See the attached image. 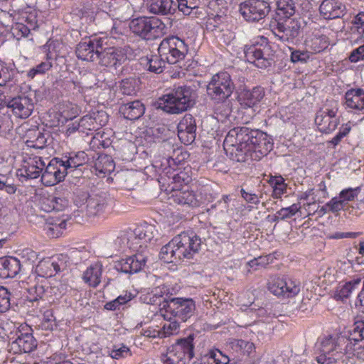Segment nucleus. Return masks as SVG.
Returning <instances> with one entry per match:
<instances>
[{"label":"nucleus","instance_id":"obj_1","mask_svg":"<svg viewBox=\"0 0 364 364\" xmlns=\"http://www.w3.org/2000/svg\"><path fill=\"white\" fill-rule=\"evenodd\" d=\"M223 146L230 159L245 162L248 158L259 160L272 150L273 142L266 133L242 127L228 133Z\"/></svg>","mask_w":364,"mask_h":364},{"label":"nucleus","instance_id":"obj_2","mask_svg":"<svg viewBox=\"0 0 364 364\" xmlns=\"http://www.w3.org/2000/svg\"><path fill=\"white\" fill-rule=\"evenodd\" d=\"M157 233L154 225L141 223L134 228H129L120 237V240L127 242L129 248L136 252L132 256L117 262L114 267L117 271L126 274H134L145 267L148 252L145 250L149 243L154 240Z\"/></svg>","mask_w":364,"mask_h":364},{"label":"nucleus","instance_id":"obj_3","mask_svg":"<svg viewBox=\"0 0 364 364\" xmlns=\"http://www.w3.org/2000/svg\"><path fill=\"white\" fill-rule=\"evenodd\" d=\"M352 349L349 338L344 336L324 337L321 341L320 353L316 360L318 364H343Z\"/></svg>","mask_w":364,"mask_h":364},{"label":"nucleus","instance_id":"obj_4","mask_svg":"<svg viewBox=\"0 0 364 364\" xmlns=\"http://www.w3.org/2000/svg\"><path fill=\"white\" fill-rule=\"evenodd\" d=\"M193 102V90L183 85L175 87L159 97L157 107L169 114H180L192 107Z\"/></svg>","mask_w":364,"mask_h":364},{"label":"nucleus","instance_id":"obj_5","mask_svg":"<svg viewBox=\"0 0 364 364\" xmlns=\"http://www.w3.org/2000/svg\"><path fill=\"white\" fill-rule=\"evenodd\" d=\"M102 46V39L92 35V61L97 60L105 67H117L127 60V48L109 47L100 51L97 48Z\"/></svg>","mask_w":364,"mask_h":364},{"label":"nucleus","instance_id":"obj_6","mask_svg":"<svg viewBox=\"0 0 364 364\" xmlns=\"http://www.w3.org/2000/svg\"><path fill=\"white\" fill-rule=\"evenodd\" d=\"M234 88L230 75L227 72H220L212 76L206 91L215 103H223L231 96Z\"/></svg>","mask_w":364,"mask_h":364},{"label":"nucleus","instance_id":"obj_7","mask_svg":"<svg viewBox=\"0 0 364 364\" xmlns=\"http://www.w3.org/2000/svg\"><path fill=\"white\" fill-rule=\"evenodd\" d=\"M262 43L245 46L244 54L246 60L259 68H267L274 61V51L267 39L262 38Z\"/></svg>","mask_w":364,"mask_h":364},{"label":"nucleus","instance_id":"obj_8","mask_svg":"<svg viewBox=\"0 0 364 364\" xmlns=\"http://www.w3.org/2000/svg\"><path fill=\"white\" fill-rule=\"evenodd\" d=\"M159 54L170 64H175L185 58L188 53V45L177 36L164 38L158 48Z\"/></svg>","mask_w":364,"mask_h":364},{"label":"nucleus","instance_id":"obj_9","mask_svg":"<svg viewBox=\"0 0 364 364\" xmlns=\"http://www.w3.org/2000/svg\"><path fill=\"white\" fill-rule=\"evenodd\" d=\"M193 338L191 336L178 341L161 358L164 364H186L193 357Z\"/></svg>","mask_w":364,"mask_h":364},{"label":"nucleus","instance_id":"obj_10","mask_svg":"<svg viewBox=\"0 0 364 364\" xmlns=\"http://www.w3.org/2000/svg\"><path fill=\"white\" fill-rule=\"evenodd\" d=\"M195 310L196 304L192 299L175 297L164 305V313L162 316L164 318H171V316H173L186 321L193 315Z\"/></svg>","mask_w":364,"mask_h":364},{"label":"nucleus","instance_id":"obj_11","mask_svg":"<svg viewBox=\"0 0 364 364\" xmlns=\"http://www.w3.org/2000/svg\"><path fill=\"white\" fill-rule=\"evenodd\" d=\"M181 260L191 259L201 247V239L193 232H183L173 237Z\"/></svg>","mask_w":364,"mask_h":364},{"label":"nucleus","instance_id":"obj_12","mask_svg":"<svg viewBox=\"0 0 364 364\" xmlns=\"http://www.w3.org/2000/svg\"><path fill=\"white\" fill-rule=\"evenodd\" d=\"M267 285L268 290L278 297L291 298L300 291L299 282L291 279L272 277Z\"/></svg>","mask_w":364,"mask_h":364},{"label":"nucleus","instance_id":"obj_13","mask_svg":"<svg viewBox=\"0 0 364 364\" xmlns=\"http://www.w3.org/2000/svg\"><path fill=\"white\" fill-rule=\"evenodd\" d=\"M331 107H324L320 109L315 117V123L318 130L323 133H330L336 129L339 124L337 117L338 103L336 101Z\"/></svg>","mask_w":364,"mask_h":364},{"label":"nucleus","instance_id":"obj_14","mask_svg":"<svg viewBox=\"0 0 364 364\" xmlns=\"http://www.w3.org/2000/svg\"><path fill=\"white\" fill-rule=\"evenodd\" d=\"M270 6L264 0H249L240 6V12L247 21H259L269 13Z\"/></svg>","mask_w":364,"mask_h":364},{"label":"nucleus","instance_id":"obj_15","mask_svg":"<svg viewBox=\"0 0 364 364\" xmlns=\"http://www.w3.org/2000/svg\"><path fill=\"white\" fill-rule=\"evenodd\" d=\"M66 255H57L40 261L36 267V276L51 277L66 267Z\"/></svg>","mask_w":364,"mask_h":364},{"label":"nucleus","instance_id":"obj_16","mask_svg":"<svg viewBox=\"0 0 364 364\" xmlns=\"http://www.w3.org/2000/svg\"><path fill=\"white\" fill-rule=\"evenodd\" d=\"M171 198L178 204L187 205L191 207H198L209 201L207 195L202 190L198 193L183 188L176 190L172 192Z\"/></svg>","mask_w":364,"mask_h":364},{"label":"nucleus","instance_id":"obj_17","mask_svg":"<svg viewBox=\"0 0 364 364\" xmlns=\"http://www.w3.org/2000/svg\"><path fill=\"white\" fill-rule=\"evenodd\" d=\"M45 166L46 163L41 156H33L23 161L21 167L18 171L21 176L35 179L41 176Z\"/></svg>","mask_w":364,"mask_h":364},{"label":"nucleus","instance_id":"obj_18","mask_svg":"<svg viewBox=\"0 0 364 364\" xmlns=\"http://www.w3.org/2000/svg\"><path fill=\"white\" fill-rule=\"evenodd\" d=\"M62 160L53 159L44 168L42 171L41 181L43 183L47 186H51L64 180L67 174V168L63 167V170H60L58 167V164L62 166Z\"/></svg>","mask_w":364,"mask_h":364},{"label":"nucleus","instance_id":"obj_19","mask_svg":"<svg viewBox=\"0 0 364 364\" xmlns=\"http://www.w3.org/2000/svg\"><path fill=\"white\" fill-rule=\"evenodd\" d=\"M178 136L184 144H191L196 139V124L192 115L186 114L178 124Z\"/></svg>","mask_w":364,"mask_h":364},{"label":"nucleus","instance_id":"obj_20","mask_svg":"<svg viewBox=\"0 0 364 364\" xmlns=\"http://www.w3.org/2000/svg\"><path fill=\"white\" fill-rule=\"evenodd\" d=\"M7 107L15 116L21 119L28 118L34 108L32 100L26 96L14 97L7 102Z\"/></svg>","mask_w":364,"mask_h":364},{"label":"nucleus","instance_id":"obj_21","mask_svg":"<svg viewBox=\"0 0 364 364\" xmlns=\"http://www.w3.org/2000/svg\"><path fill=\"white\" fill-rule=\"evenodd\" d=\"M346 7L342 0H323L319 11L325 19L341 18L346 14Z\"/></svg>","mask_w":364,"mask_h":364},{"label":"nucleus","instance_id":"obj_22","mask_svg":"<svg viewBox=\"0 0 364 364\" xmlns=\"http://www.w3.org/2000/svg\"><path fill=\"white\" fill-rule=\"evenodd\" d=\"M145 7L149 14L166 16L175 12L177 4L173 0H148Z\"/></svg>","mask_w":364,"mask_h":364},{"label":"nucleus","instance_id":"obj_23","mask_svg":"<svg viewBox=\"0 0 364 364\" xmlns=\"http://www.w3.org/2000/svg\"><path fill=\"white\" fill-rule=\"evenodd\" d=\"M300 24L292 20L288 24L278 22L274 28L273 33L280 41L283 42L294 40L299 35Z\"/></svg>","mask_w":364,"mask_h":364},{"label":"nucleus","instance_id":"obj_24","mask_svg":"<svg viewBox=\"0 0 364 364\" xmlns=\"http://www.w3.org/2000/svg\"><path fill=\"white\" fill-rule=\"evenodd\" d=\"M345 105L355 113L364 114V90L350 89L345 94Z\"/></svg>","mask_w":364,"mask_h":364},{"label":"nucleus","instance_id":"obj_25","mask_svg":"<svg viewBox=\"0 0 364 364\" xmlns=\"http://www.w3.org/2000/svg\"><path fill=\"white\" fill-rule=\"evenodd\" d=\"M330 45L329 38L319 31H314L305 40L306 48L312 53H318Z\"/></svg>","mask_w":364,"mask_h":364},{"label":"nucleus","instance_id":"obj_26","mask_svg":"<svg viewBox=\"0 0 364 364\" xmlns=\"http://www.w3.org/2000/svg\"><path fill=\"white\" fill-rule=\"evenodd\" d=\"M264 96L262 87H255L252 90H243L239 95V102L245 108H252L258 105Z\"/></svg>","mask_w":364,"mask_h":364},{"label":"nucleus","instance_id":"obj_27","mask_svg":"<svg viewBox=\"0 0 364 364\" xmlns=\"http://www.w3.org/2000/svg\"><path fill=\"white\" fill-rule=\"evenodd\" d=\"M36 279V275L32 274L26 281H23L21 284V288L24 289L28 293L26 297L29 301H36L41 299L45 294L44 286L39 284Z\"/></svg>","mask_w":364,"mask_h":364},{"label":"nucleus","instance_id":"obj_28","mask_svg":"<svg viewBox=\"0 0 364 364\" xmlns=\"http://www.w3.org/2000/svg\"><path fill=\"white\" fill-rule=\"evenodd\" d=\"M36 341L30 333H21L10 343L14 353H30L36 347Z\"/></svg>","mask_w":364,"mask_h":364},{"label":"nucleus","instance_id":"obj_29","mask_svg":"<svg viewBox=\"0 0 364 364\" xmlns=\"http://www.w3.org/2000/svg\"><path fill=\"white\" fill-rule=\"evenodd\" d=\"M92 129H95L96 133L92 135V146H99L103 145L100 137H102L103 132L100 131L98 127H102L108 122V115L105 111H97V113H92Z\"/></svg>","mask_w":364,"mask_h":364},{"label":"nucleus","instance_id":"obj_30","mask_svg":"<svg viewBox=\"0 0 364 364\" xmlns=\"http://www.w3.org/2000/svg\"><path fill=\"white\" fill-rule=\"evenodd\" d=\"M147 40L161 38L168 32V27L159 18L148 17Z\"/></svg>","mask_w":364,"mask_h":364},{"label":"nucleus","instance_id":"obj_31","mask_svg":"<svg viewBox=\"0 0 364 364\" xmlns=\"http://www.w3.org/2000/svg\"><path fill=\"white\" fill-rule=\"evenodd\" d=\"M124 118L135 120L140 118L144 113V105L139 100H135L122 105L119 109Z\"/></svg>","mask_w":364,"mask_h":364},{"label":"nucleus","instance_id":"obj_32","mask_svg":"<svg viewBox=\"0 0 364 364\" xmlns=\"http://www.w3.org/2000/svg\"><path fill=\"white\" fill-rule=\"evenodd\" d=\"M108 197L105 192L92 196V218L104 219L107 211Z\"/></svg>","mask_w":364,"mask_h":364},{"label":"nucleus","instance_id":"obj_33","mask_svg":"<svg viewBox=\"0 0 364 364\" xmlns=\"http://www.w3.org/2000/svg\"><path fill=\"white\" fill-rule=\"evenodd\" d=\"M228 16L223 14L209 16L205 23L207 31L215 35L220 34L228 26Z\"/></svg>","mask_w":364,"mask_h":364},{"label":"nucleus","instance_id":"obj_34","mask_svg":"<svg viewBox=\"0 0 364 364\" xmlns=\"http://www.w3.org/2000/svg\"><path fill=\"white\" fill-rule=\"evenodd\" d=\"M166 59L161 55H151L140 59V64L146 70L154 73H161L166 65Z\"/></svg>","mask_w":364,"mask_h":364},{"label":"nucleus","instance_id":"obj_35","mask_svg":"<svg viewBox=\"0 0 364 364\" xmlns=\"http://www.w3.org/2000/svg\"><path fill=\"white\" fill-rule=\"evenodd\" d=\"M115 164L112 157L107 154H100L95 162L96 174L99 177H104L106 174L114 170Z\"/></svg>","mask_w":364,"mask_h":364},{"label":"nucleus","instance_id":"obj_36","mask_svg":"<svg viewBox=\"0 0 364 364\" xmlns=\"http://www.w3.org/2000/svg\"><path fill=\"white\" fill-rule=\"evenodd\" d=\"M173 238L168 244L164 245L160 251L159 257L164 262L177 263L181 261L180 253Z\"/></svg>","mask_w":364,"mask_h":364},{"label":"nucleus","instance_id":"obj_37","mask_svg":"<svg viewBox=\"0 0 364 364\" xmlns=\"http://www.w3.org/2000/svg\"><path fill=\"white\" fill-rule=\"evenodd\" d=\"M295 4L293 0H278L277 1L276 15L279 20H286L294 15Z\"/></svg>","mask_w":364,"mask_h":364},{"label":"nucleus","instance_id":"obj_38","mask_svg":"<svg viewBox=\"0 0 364 364\" xmlns=\"http://www.w3.org/2000/svg\"><path fill=\"white\" fill-rule=\"evenodd\" d=\"M191 176L189 175V171L186 169L181 171L173 175L171 178V183H168V189L166 191L171 193L184 188L183 186L188 184L191 181Z\"/></svg>","mask_w":364,"mask_h":364},{"label":"nucleus","instance_id":"obj_39","mask_svg":"<svg viewBox=\"0 0 364 364\" xmlns=\"http://www.w3.org/2000/svg\"><path fill=\"white\" fill-rule=\"evenodd\" d=\"M129 27L133 33L147 40L148 17L141 16L132 19L129 23Z\"/></svg>","mask_w":364,"mask_h":364},{"label":"nucleus","instance_id":"obj_40","mask_svg":"<svg viewBox=\"0 0 364 364\" xmlns=\"http://www.w3.org/2000/svg\"><path fill=\"white\" fill-rule=\"evenodd\" d=\"M232 350L242 355H250L255 352L253 343L241 339H235L230 343Z\"/></svg>","mask_w":364,"mask_h":364},{"label":"nucleus","instance_id":"obj_41","mask_svg":"<svg viewBox=\"0 0 364 364\" xmlns=\"http://www.w3.org/2000/svg\"><path fill=\"white\" fill-rule=\"evenodd\" d=\"M269 183L273 188L272 196L274 198H279L286 193L287 185L282 176H271Z\"/></svg>","mask_w":364,"mask_h":364},{"label":"nucleus","instance_id":"obj_42","mask_svg":"<svg viewBox=\"0 0 364 364\" xmlns=\"http://www.w3.org/2000/svg\"><path fill=\"white\" fill-rule=\"evenodd\" d=\"M1 266L7 277H14L21 269L20 261L14 257H9L1 262Z\"/></svg>","mask_w":364,"mask_h":364},{"label":"nucleus","instance_id":"obj_43","mask_svg":"<svg viewBox=\"0 0 364 364\" xmlns=\"http://www.w3.org/2000/svg\"><path fill=\"white\" fill-rule=\"evenodd\" d=\"M89 161L88 155L84 151L77 152L74 156H70L65 161L62 162V166L65 168H77Z\"/></svg>","mask_w":364,"mask_h":364},{"label":"nucleus","instance_id":"obj_44","mask_svg":"<svg viewBox=\"0 0 364 364\" xmlns=\"http://www.w3.org/2000/svg\"><path fill=\"white\" fill-rule=\"evenodd\" d=\"M139 80L133 77L122 80L119 84V91L125 95H134L139 89Z\"/></svg>","mask_w":364,"mask_h":364},{"label":"nucleus","instance_id":"obj_45","mask_svg":"<svg viewBox=\"0 0 364 364\" xmlns=\"http://www.w3.org/2000/svg\"><path fill=\"white\" fill-rule=\"evenodd\" d=\"M361 279L356 278L346 282L338 291L337 296L342 300L348 298L352 292L358 289Z\"/></svg>","mask_w":364,"mask_h":364},{"label":"nucleus","instance_id":"obj_46","mask_svg":"<svg viewBox=\"0 0 364 364\" xmlns=\"http://www.w3.org/2000/svg\"><path fill=\"white\" fill-rule=\"evenodd\" d=\"M166 321L163 324L161 330V337H167L172 335L177 334L179 331V323L176 318H164Z\"/></svg>","mask_w":364,"mask_h":364},{"label":"nucleus","instance_id":"obj_47","mask_svg":"<svg viewBox=\"0 0 364 364\" xmlns=\"http://www.w3.org/2000/svg\"><path fill=\"white\" fill-rule=\"evenodd\" d=\"M14 70L4 62L0 60V87L6 86L12 81Z\"/></svg>","mask_w":364,"mask_h":364},{"label":"nucleus","instance_id":"obj_48","mask_svg":"<svg viewBox=\"0 0 364 364\" xmlns=\"http://www.w3.org/2000/svg\"><path fill=\"white\" fill-rule=\"evenodd\" d=\"M59 112L65 121L72 120L77 115L78 108L74 104L66 102L60 106Z\"/></svg>","mask_w":364,"mask_h":364},{"label":"nucleus","instance_id":"obj_49","mask_svg":"<svg viewBox=\"0 0 364 364\" xmlns=\"http://www.w3.org/2000/svg\"><path fill=\"white\" fill-rule=\"evenodd\" d=\"M109 355L113 359H122L132 355V352L127 346L124 344L114 345L109 352Z\"/></svg>","mask_w":364,"mask_h":364},{"label":"nucleus","instance_id":"obj_50","mask_svg":"<svg viewBox=\"0 0 364 364\" xmlns=\"http://www.w3.org/2000/svg\"><path fill=\"white\" fill-rule=\"evenodd\" d=\"M49 134L36 132L34 134V139L27 140L26 143L28 146L35 149H43L46 146Z\"/></svg>","mask_w":364,"mask_h":364},{"label":"nucleus","instance_id":"obj_51","mask_svg":"<svg viewBox=\"0 0 364 364\" xmlns=\"http://www.w3.org/2000/svg\"><path fill=\"white\" fill-rule=\"evenodd\" d=\"M132 299V296L130 293H125L124 294H121L115 299L107 302L105 305V309L111 311L116 310L117 309H119L121 305L125 304L128 301H131Z\"/></svg>","mask_w":364,"mask_h":364},{"label":"nucleus","instance_id":"obj_52","mask_svg":"<svg viewBox=\"0 0 364 364\" xmlns=\"http://www.w3.org/2000/svg\"><path fill=\"white\" fill-rule=\"evenodd\" d=\"M91 40L87 42L80 43L76 48V54L79 59L89 61L91 58Z\"/></svg>","mask_w":364,"mask_h":364},{"label":"nucleus","instance_id":"obj_53","mask_svg":"<svg viewBox=\"0 0 364 364\" xmlns=\"http://www.w3.org/2000/svg\"><path fill=\"white\" fill-rule=\"evenodd\" d=\"M301 207L299 204H293L287 208H282L276 213V216L280 220L290 218L295 215L300 210Z\"/></svg>","mask_w":364,"mask_h":364},{"label":"nucleus","instance_id":"obj_54","mask_svg":"<svg viewBox=\"0 0 364 364\" xmlns=\"http://www.w3.org/2000/svg\"><path fill=\"white\" fill-rule=\"evenodd\" d=\"M52 62L50 59H47L46 61H43L36 67L31 68L28 72V76L33 78L37 75H43L48 71L52 68Z\"/></svg>","mask_w":364,"mask_h":364},{"label":"nucleus","instance_id":"obj_55","mask_svg":"<svg viewBox=\"0 0 364 364\" xmlns=\"http://www.w3.org/2000/svg\"><path fill=\"white\" fill-rule=\"evenodd\" d=\"M177 8L185 15H190L192 10L197 8L196 0H177Z\"/></svg>","mask_w":364,"mask_h":364},{"label":"nucleus","instance_id":"obj_56","mask_svg":"<svg viewBox=\"0 0 364 364\" xmlns=\"http://www.w3.org/2000/svg\"><path fill=\"white\" fill-rule=\"evenodd\" d=\"M289 50H291V61L294 63H306L310 58L309 50H294L291 48H289Z\"/></svg>","mask_w":364,"mask_h":364},{"label":"nucleus","instance_id":"obj_57","mask_svg":"<svg viewBox=\"0 0 364 364\" xmlns=\"http://www.w3.org/2000/svg\"><path fill=\"white\" fill-rule=\"evenodd\" d=\"M360 188H348L341 191L339 198L346 205L349 201L353 200L359 193Z\"/></svg>","mask_w":364,"mask_h":364},{"label":"nucleus","instance_id":"obj_58","mask_svg":"<svg viewBox=\"0 0 364 364\" xmlns=\"http://www.w3.org/2000/svg\"><path fill=\"white\" fill-rule=\"evenodd\" d=\"M10 308V293L3 286H0V313L9 310Z\"/></svg>","mask_w":364,"mask_h":364},{"label":"nucleus","instance_id":"obj_59","mask_svg":"<svg viewBox=\"0 0 364 364\" xmlns=\"http://www.w3.org/2000/svg\"><path fill=\"white\" fill-rule=\"evenodd\" d=\"M41 327L46 331H53L56 327L55 318L51 311H46L44 313Z\"/></svg>","mask_w":364,"mask_h":364},{"label":"nucleus","instance_id":"obj_60","mask_svg":"<svg viewBox=\"0 0 364 364\" xmlns=\"http://www.w3.org/2000/svg\"><path fill=\"white\" fill-rule=\"evenodd\" d=\"M55 211H62L69 206V200L66 196L58 193L53 195Z\"/></svg>","mask_w":364,"mask_h":364},{"label":"nucleus","instance_id":"obj_61","mask_svg":"<svg viewBox=\"0 0 364 364\" xmlns=\"http://www.w3.org/2000/svg\"><path fill=\"white\" fill-rule=\"evenodd\" d=\"M53 200V195L42 196L40 201L41 209L46 213L54 211Z\"/></svg>","mask_w":364,"mask_h":364},{"label":"nucleus","instance_id":"obj_62","mask_svg":"<svg viewBox=\"0 0 364 364\" xmlns=\"http://www.w3.org/2000/svg\"><path fill=\"white\" fill-rule=\"evenodd\" d=\"M353 28L361 35L364 41V12L358 14L353 20Z\"/></svg>","mask_w":364,"mask_h":364},{"label":"nucleus","instance_id":"obj_63","mask_svg":"<svg viewBox=\"0 0 364 364\" xmlns=\"http://www.w3.org/2000/svg\"><path fill=\"white\" fill-rule=\"evenodd\" d=\"M327 203L330 208L331 213H338L339 211L343 210L346 206L338 196L333 198Z\"/></svg>","mask_w":364,"mask_h":364},{"label":"nucleus","instance_id":"obj_64","mask_svg":"<svg viewBox=\"0 0 364 364\" xmlns=\"http://www.w3.org/2000/svg\"><path fill=\"white\" fill-rule=\"evenodd\" d=\"M214 364H228L230 362V358L220 350L218 349L211 350Z\"/></svg>","mask_w":364,"mask_h":364}]
</instances>
